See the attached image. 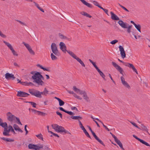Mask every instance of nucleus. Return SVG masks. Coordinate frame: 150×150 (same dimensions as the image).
I'll list each match as a JSON object with an SVG mask.
<instances>
[{
    "mask_svg": "<svg viewBox=\"0 0 150 150\" xmlns=\"http://www.w3.org/2000/svg\"><path fill=\"white\" fill-rule=\"evenodd\" d=\"M30 73L33 75L32 78L34 80V82L41 86L44 84V82L42 81L44 79V77L40 72L36 71H33Z\"/></svg>",
    "mask_w": 150,
    "mask_h": 150,
    "instance_id": "1",
    "label": "nucleus"
},
{
    "mask_svg": "<svg viewBox=\"0 0 150 150\" xmlns=\"http://www.w3.org/2000/svg\"><path fill=\"white\" fill-rule=\"evenodd\" d=\"M28 91L32 95L39 98L42 97V94L46 96L48 94L49 92V91L47 90L46 88H45L44 91L42 92H40L38 90L33 89H29Z\"/></svg>",
    "mask_w": 150,
    "mask_h": 150,
    "instance_id": "2",
    "label": "nucleus"
},
{
    "mask_svg": "<svg viewBox=\"0 0 150 150\" xmlns=\"http://www.w3.org/2000/svg\"><path fill=\"white\" fill-rule=\"evenodd\" d=\"M7 120L11 122H16L19 124L22 125L19 118L16 117L11 112H8L6 114Z\"/></svg>",
    "mask_w": 150,
    "mask_h": 150,
    "instance_id": "3",
    "label": "nucleus"
},
{
    "mask_svg": "<svg viewBox=\"0 0 150 150\" xmlns=\"http://www.w3.org/2000/svg\"><path fill=\"white\" fill-rule=\"evenodd\" d=\"M73 90L77 93L80 95H82V97L83 99L87 102H90V100L89 97L88 96L86 93L85 91H82L77 88L76 86L73 87Z\"/></svg>",
    "mask_w": 150,
    "mask_h": 150,
    "instance_id": "4",
    "label": "nucleus"
},
{
    "mask_svg": "<svg viewBox=\"0 0 150 150\" xmlns=\"http://www.w3.org/2000/svg\"><path fill=\"white\" fill-rule=\"evenodd\" d=\"M52 127L55 130L58 132H64L65 134L67 133L70 134V133L68 131L66 130L64 128L61 126H59L56 124H52Z\"/></svg>",
    "mask_w": 150,
    "mask_h": 150,
    "instance_id": "5",
    "label": "nucleus"
},
{
    "mask_svg": "<svg viewBox=\"0 0 150 150\" xmlns=\"http://www.w3.org/2000/svg\"><path fill=\"white\" fill-rule=\"evenodd\" d=\"M28 148L29 149H33L34 150H41L40 149H42L43 146L40 144H28Z\"/></svg>",
    "mask_w": 150,
    "mask_h": 150,
    "instance_id": "6",
    "label": "nucleus"
},
{
    "mask_svg": "<svg viewBox=\"0 0 150 150\" xmlns=\"http://www.w3.org/2000/svg\"><path fill=\"white\" fill-rule=\"evenodd\" d=\"M67 53L71 56L73 58L76 59L77 62L79 63L81 65L82 67H85V65L83 62L81 60L79 57H77L75 54L73 53L72 51H67Z\"/></svg>",
    "mask_w": 150,
    "mask_h": 150,
    "instance_id": "7",
    "label": "nucleus"
},
{
    "mask_svg": "<svg viewBox=\"0 0 150 150\" xmlns=\"http://www.w3.org/2000/svg\"><path fill=\"white\" fill-rule=\"evenodd\" d=\"M51 47L52 53L56 56H59V53L56 44L54 43H52L51 45Z\"/></svg>",
    "mask_w": 150,
    "mask_h": 150,
    "instance_id": "8",
    "label": "nucleus"
},
{
    "mask_svg": "<svg viewBox=\"0 0 150 150\" xmlns=\"http://www.w3.org/2000/svg\"><path fill=\"white\" fill-rule=\"evenodd\" d=\"M3 42L11 50L13 55L16 56H18V54L13 49L12 46L11 44L5 41H4Z\"/></svg>",
    "mask_w": 150,
    "mask_h": 150,
    "instance_id": "9",
    "label": "nucleus"
},
{
    "mask_svg": "<svg viewBox=\"0 0 150 150\" xmlns=\"http://www.w3.org/2000/svg\"><path fill=\"white\" fill-rule=\"evenodd\" d=\"M112 65L115 68V69L120 73V74H122L123 76V72L124 71L115 62H112Z\"/></svg>",
    "mask_w": 150,
    "mask_h": 150,
    "instance_id": "10",
    "label": "nucleus"
},
{
    "mask_svg": "<svg viewBox=\"0 0 150 150\" xmlns=\"http://www.w3.org/2000/svg\"><path fill=\"white\" fill-rule=\"evenodd\" d=\"M112 136L114 138L115 142L119 146L120 148L123 150H125L123 148L122 143L119 140L117 137L113 134H112Z\"/></svg>",
    "mask_w": 150,
    "mask_h": 150,
    "instance_id": "11",
    "label": "nucleus"
},
{
    "mask_svg": "<svg viewBox=\"0 0 150 150\" xmlns=\"http://www.w3.org/2000/svg\"><path fill=\"white\" fill-rule=\"evenodd\" d=\"M22 43L25 46L31 54L33 55H34L35 54L34 52L32 50L31 47L28 44L24 42H23Z\"/></svg>",
    "mask_w": 150,
    "mask_h": 150,
    "instance_id": "12",
    "label": "nucleus"
},
{
    "mask_svg": "<svg viewBox=\"0 0 150 150\" xmlns=\"http://www.w3.org/2000/svg\"><path fill=\"white\" fill-rule=\"evenodd\" d=\"M60 49L64 52L65 53L66 52L71 51L70 50H66V46L65 44L63 42H61L59 44Z\"/></svg>",
    "mask_w": 150,
    "mask_h": 150,
    "instance_id": "13",
    "label": "nucleus"
},
{
    "mask_svg": "<svg viewBox=\"0 0 150 150\" xmlns=\"http://www.w3.org/2000/svg\"><path fill=\"white\" fill-rule=\"evenodd\" d=\"M30 95L23 91H19L18 92L17 95V96L21 97H27Z\"/></svg>",
    "mask_w": 150,
    "mask_h": 150,
    "instance_id": "14",
    "label": "nucleus"
},
{
    "mask_svg": "<svg viewBox=\"0 0 150 150\" xmlns=\"http://www.w3.org/2000/svg\"><path fill=\"white\" fill-rule=\"evenodd\" d=\"M119 48L120 52V54L122 57L124 59L126 57V54L123 47L121 46L120 45Z\"/></svg>",
    "mask_w": 150,
    "mask_h": 150,
    "instance_id": "15",
    "label": "nucleus"
},
{
    "mask_svg": "<svg viewBox=\"0 0 150 150\" xmlns=\"http://www.w3.org/2000/svg\"><path fill=\"white\" fill-rule=\"evenodd\" d=\"M120 79L122 84L126 87L128 89H130V86L125 81V79L122 76L121 77Z\"/></svg>",
    "mask_w": 150,
    "mask_h": 150,
    "instance_id": "16",
    "label": "nucleus"
},
{
    "mask_svg": "<svg viewBox=\"0 0 150 150\" xmlns=\"http://www.w3.org/2000/svg\"><path fill=\"white\" fill-rule=\"evenodd\" d=\"M10 132H11V130L8 129V128H5L3 132V134L5 136H10V134H9Z\"/></svg>",
    "mask_w": 150,
    "mask_h": 150,
    "instance_id": "17",
    "label": "nucleus"
},
{
    "mask_svg": "<svg viewBox=\"0 0 150 150\" xmlns=\"http://www.w3.org/2000/svg\"><path fill=\"white\" fill-rule=\"evenodd\" d=\"M118 23L122 28H127V23L124 22L122 21H119Z\"/></svg>",
    "mask_w": 150,
    "mask_h": 150,
    "instance_id": "18",
    "label": "nucleus"
},
{
    "mask_svg": "<svg viewBox=\"0 0 150 150\" xmlns=\"http://www.w3.org/2000/svg\"><path fill=\"white\" fill-rule=\"evenodd\" d=\"M111 15V19L114 20H120L119 18L112 12L111 11L110 12Z\"/></svg>",
    "mask_w": 150,
    "mask_h": 150,
    "instance_id": "19",
    "label": "nucleus"
},
{
    "mask_svg": "<svg viewBox=\"0 0 150 150\" xmlns=\"http://www.w3.org/2000/svg\"><path fill=\"white\" fill-rule=\"evenodd\" d=\"M67 91L68 93H69L70 94H73L75 98H77V99H79V100H81L82 99V98L81 97L78 96H77L76 94L74 93L73 91H71L69 90H67Z\"/></svg>",
    "mask_w": 150,
    "mask_h": 150,
    "instance_id": "20",
    "label": "nucleus"
},
{
    "mask_svg": "<svg viewBox=\"0 0 150 150\" xmlns=\"http://www.w3.org/2000/svg\"><path fill=\"white\" fill-rule=\"evenodd\" d=\"M81 1L82 3L87 6V7L90 8H92V5L89 3H88L87 2H86L84 0H80Z\"/></svg>",
    "mask_w": 150,
    "mask_h": 150,
    "instance_id": "21",
    "label": "nucleus"
},
{
    "mask_svg": "<svg viewBox=\"0 0 150 150\" xmlns=\"http://www.w3.org/2000/svg\"><path fill=\"white\" fill-rule=\"evenodd\" d=\"M13 127L14 129L16 131L18 130V131L22 133L23 132V131L19 128L18 126L16 124H14L13 125Z\"/></svg>",
    "mask_w": 150,
    "mask_h": 150,
    "instance_id": "22",
    "label": "nucleus"
},
{
    "mask_svg": "<svg viewBox=\"0 0 150 150\" xmlns=\"http://www.w3.org/2000/svg\"><path fill=\"white\" fill-rule=\"evenodd\" d=\"M54 98L58 101L59 102V105L60 106H63L64 104V102L59 98L56 97H55Z\"/></svg>",
    "mask_w": 150,
    "mask_h": 150,
    "instance_id": "23",
    "label": "nucleus"
},
{
    "mask_svg": "<svg viewBox=\"0 0 150 150\" xmlns=\"http://www.w3.org/2000/svg\"><path fill=\"white\" fill-rule=\"evenodd\" d=\"M37 66L39 67L40 69H42L44 71H50V70L49 68H45L42 66L40 65V64H38Z\"/></svg>",
    "mask_w": 150,
    "mask_h": 150,
    "instance_id": "24",
    "label": "nucleus"
},
{
    "mask_svg": "<svg viewBox=\"0 0 150 150\" xmlns=\"http://www.w3.org/2000/svg\"><path fill=\"white\" fill-rule=\"evenodd\" d=\"M124 65L125 66L128 67L130 68H131L132 69L135 67L133 64L129 63H124Z\"/></svg>",
    "mask_w": 150,
    "mask_h": 150,
    "instance_id": "25",
    "label": "nucleus"
},
{
    "mask_svg": "<svg viewBox=\"0 0 150 150\" xmlns=\"http://www.w3.org/2000/svg\"><path fill=\"white\" fill-rule=\"evenodd\" d=\"M13 76V74H10L8 73H7L5 75V77L6 79H8L11 78Z\"/></svg>",
    "mask_w": 150,
    "mask_h": 150,
    "instance_id": "26",
    "label": "nucleus"
},
{
    "mask_svg": "<svg viewBox=\"0 0 150 150\" xmlns=\"http://www.w3.org/2000/svg\"><path fill=\"white\" fill-rule=\"evenodd\" d=\"M71 118L74 120H78V121L82 119V117L79 116H72Z\"/></svg>",
    "mask_w": 150,
    "mask_h": 150,
    "instance_id": "27",
    "label": "nucleus"
},
{
    "mask_svg": "<svg viewBox=\"0 0 150 150\" xmlns=\"http://www.w3.org/2000/svg\"><path fill=\"white\" fill-rule=\"evenodd\" d=\"M0 138L3 140L5 141L6 142H13L14 141V140L12 139H10L9 138H6L4 137H1Z\"/></svg>",
    "mask_w": 150,
    "mask_h": 150,
    "instance_id": "28",
    "label": "nucleus"
},
{
    "mask_svg": "<svg viewBox=\"0 0 150 150\" xmlns=\"http://www.w3.org/2000/svg\"><path fill=\"white\" fill-rule=\"evenodd\" d=\"M81 129L83 131V132L85 133V135L87 137L89 138L90 139H91V136L87 132L86 130L84 127H83Z\"/></svg>",
    "mask_w": 150,
    "mask_h": 150,
    "instance_id": "29",
    "label": "nucleus"
},
{
    "mask_svg": "<svg viewBox=\"0 0 150 150\" xmlns=\"http://www.w3.org/2000/svg\"><path fill=\"white\" fill-rule=\"evenodd\" d=\"M34 3L35 4V6L39 10H40V11L43 13L44 12V11L43 9L42 8L40 7L39 6V5L38 4L35 2H34Z\"/></svg>",
    "mask_w": 150,
    "mask_h": 150,
    "instance_id": "30",
    "label": "nucleus"
},
{
    "mask_svg": "<svg viewBox=\"0 0 150 150\" xmlns=\"http://www.w3.org/2000/svg\"><path fill=\"white\" fill-rule=\"evenodd\" d=\"M135 28L138 30L140 32H141V25L139 24L137 25L136 24L134 25Z\"/></svg>",
    "mask_w": 150,
    "mask_h": 150,
    "instance_id": "31",
    "label": "nucleus"
},
{
    "mask_svg": "<svg viewBox=\"0 0 150 150\" xmlns=\"http://www.w3.org/2000/svg\"><path fill=\"white\" fill-rule=\"evenodd\" d=\"M81 14L82 15L89 18H91L92 17L91 16L85 12H83L82 13H81Z\"/></svg>",
    "mask_w": 150,
    "mask_h": 150,
    "instance_id": "32",
    "label": "nucleus"
},
{
    "mask_svg": "<svg viewBox=\"0 0 150 150\" xmlns=\"http://www.w3.org/2000/svg\"><path fill=\"white\" fill-rule=\"evenodd\" d=\"M132 25H129L128 27L127 26V28H127V32L128 33H130V32H131L132 28Z\"/></svg>",
    "mask_w": 150,
    "mask_h": 150,
    "instance_id": "33",
    "label": "nucleus"
},
{
    "mask_svg": "<svg viewBox=\"0 0 150 150\" xmlns=\"http://www.w3.org/2000/svg\"><path fill=\"white\" fill-rule=\"evenodd\" d=\"M54 54L53 53H52L51 54V59L52 60H54L57 59V58L55 56V55H54Z\"/></svg>",
    "mask_w": 150,
    "mask_h": 150,
    "instance_id": "34",
    "label": "nucleus"
},
{
    "mask_svg": "<svg viewBox=\"0 0 150 150\" xmlns=\"http://www.w3.org/2000/svg\"><path fill=\"white\" fill-rule=\"evenodd\" d=\"M1 124H2V125H1V126L4 128V129H5V128H8V126H7V124L6 122H2V123Z\"/></svg>",
    "mask_w": 150,
    "mask_h": 150,
    "instance_id": "35",
    "label": "nucleus"
},
{
    "mask_svg": "<svg viewBox=\"0 0 150 150\" xmlns=\"http://www.w3.org/2000/svg\"><path fill=\"white\" fill-rule=\"evenodd\" d=\"M36 136L39 139H41L42 141H43V139L42 137V135L41 134H38L36 135Z\"/></svg>",
    "mask_w": 150,
    "mask_h": 150,
    "instance_id": "36",
    "label": "nucleus"
},
{
    "mask_svg": "<svg viewBox=\"0 0 150 150\" xmlns=\"http://www.w3.org/2000/svg\"><path fill=\"white\" fill-rule=\"evenodd\" d=\"M58 35L59 38L62 39H65L66 36L63 35L61 33L58 34Z\"/></svg>",
    "mask_w": 150,
    "mask_h": 150,
    "instance_id": "37",
    "label": "nucleus"
},
{
    "mask_svg": "<svg viewBox=\"0 0 150 150\" xmlns=\"http://www.w3.org/2000/svg\"><path fill=\"white\" fill-rule=\"evenodd\" d=\"M16 20L17 22H19V23H20L21 25H23L25 26H26V23H25L23 22L20 20Z\"/></svg>",
    "mask_w": 150,
    "mask_h": 150,
    "instance_id": "38",
    "label": "nucleus"
},
{
    "mask_svg": "<svg viewBox=\"0 0 150 150\" xmlns=\"http://www.w3.org/2000/svg\"><path fill=\"white\" fill-rule=\"evenodd\" d=\"M26 103H28L31 104V105H32L33 107L34 108L36 107V103L32 102H26Z\"/></svg>",
    "mask_w": 150,
    "mask_h": 150,
    "instance_id": "39",
    "label": "nucleus"
},
{
    "mask_svg": "<svg viewBox=\"0 0 150 150\" xmlns=\"http://www.w3.org/2000/svg\"><path fill=\"white\" fill-rule=\"evenodd\" d=\"M96 140L99 142L100 144H102V145H103L104 146H105L104 144L103 143V142L100 140V139L98 137L96 139Z\"/></svg>",
    "mask_w": 150,
    "mask_h": 150,
    "instance_id": "40",
    "label": "nucleus"
},
{
    "mask_svg": "<svg viewBox=\"0 0 150 150\" xmlns=\"http://www.w3.org/2000/svg\"><path fill=\"white\" fill-rule=\"evenodd\" d=\"M99 74L101 76V77L103 78V79L105 80V81L106 80V79L105 78V76L104 74L103 73V72L102 71H101L99 73Z\"/></svg>",
    "mask_w": 150,
    "mask_h": 150,
    "instance_id": "41",
    "label": "nucleus"
},
{
    "mask_svg": "<svg viewBox=\"0 0 150 150\" xmlns=\"http://www.w3.org/2000/svg\"><path fill=\"white\" fill-rule=\"evenodd\" d=\"M66 113L68 114L69 115H74V113L72 112L71 111H67L66 110L65 112Z\"/></svg>",
    "mask_w": 150,
    "mask_h": 150,
    "instance_id": "42",
    "label": "nucleus"
},
{
    "mask_svg": "<svg viewBox=\"0 0 150 150\" xmlns=\"http://www.w3.org/2000/svg\"><path fill=\"white\" fill-rule=\"evenodd\" d=\"M130 122L134 127H136L139 129H141L139 127H138L137 124L134 122Z\"/></svg>",
    "mask_w": 150,
    "mask_h": 150,
    "instance_id": "43",
    "label": "nucleus"
},
{
    "mask_svg": "<svg viewBox=\"0 0 150 150\" xmlns=\"http://www.w3.org/2000/svg\"><path fill=\"white\" fill-rule=\"evenodd\" d=\"M122 8H123V9H124L125 11L129 12V10L127 9L126 8H125V7L123 6L122 5H120V4H118Z\"/></svg>",
    "mask_w": 150,
    "mask_h": 150,
    "instance_id": "44",
    "label": "nucleus"
},
{
    "mask_svg": "<svg viewBox=\"0 0 150 150\" xmlns=\"http://www.w3.org/2000/svg\"><path fill=\"white\" fill-rule=\"evenodd\" d=\"M43 149L44 150H52L51 149L49 148L46 146H44Z\"/></svg>",
    "mask_w": 150,
    "mask_h": 150,
    "instance_id": "45",
    "label": "nucleus"
},
{
    "mask_svg": "<svg viewBox=\"0 0 150 150\" xmlns=\"http://www.w3.org/2000/svg\"><path fill=\"white\" fill-rule=\"evenodd\" d=\"M117 42H118V40H113V41H111L110 42V43L112 45H113V44H115Z\"/></svg>",
    "mask_w": 150,
    "mask_h": 150,
    "instance_id": "46",
    "label": "nucleus"
},
{
    "mask_svg": "<svg viewBox=\"0 0 150 150\" xmlns=\"http://www.w3.org/2000/svg\"><path fill=\"white\" fill-rule=\"evenodd\" d=\"M46 114L43 112H42L40 111L38 112V115H45Z\"/></svg>",
    "mask_w": 150,
    "mask_h": 150,
    "instance_id": "47",
    "label": "nucleus"
},
{
    "mask_svg": "<svg viewBox=\"0 0 150 150\" xmlns=\"http://www.w3.org/2000/svg\"><path fill=\"white\" fill-rule=\"evenodd\" d=\"M0 36L2 37V38H6V35H5L4 34H3L1 32L0 30Z\"/></svg>",
    "mask_w": 150,
    "mask_h": 150,
    "instance_id": "48",
    "label": "nucleus"
},
{
    "mask_svg": "<svg viewBox=\"0 0 150 150\" xmlns=\"http://www.w3.org/2000/svg\"><path fill=\"white\" fill-rule=\"evenodd\" d=\"M21 84L23 85L28 86V82H23L22 81Z\"/></svg>",
    "mask_w": 150,
    "mask_h": 150,
    "instance_id": "49",
    "label": "nucleus"
},
{
    "mask_svg": "<svg viewBox=\"0 0 150 150\" xmlns=\"http://www.w3.org/2000/svg\"><path fill=\"white\" fill-rule=\"evenodd\" d=\"M93 2L94 5L97 6L98 7V6H99V3H98V2H97L96 1H93Z\"/></svg>",
    "mask_w": 150,
    "mask_h": 150,
    "instance_id": "50",
    "label": "nucleus"
},
{
    "mask_svg": "<svg viewBox=\"0 0 150 150\" xmlns=\"http://www.w3.org/2000/svg\"><path fill=\"white\" fill-rule=\"evenodd\" d=\"M79 122L80 127L81 128V129L84 127L83 126V125L82 124L81 121L80 120H79Z\"/></svg>",
    "mask_w": 150,
    "mask_h": 150,
    "instance_id": "51",
    "label": "nucleus"
},
{
    "mask_svg": "<svg viewBox=\"0 0 150 150\" xmlns=\"http://www.w3.org/2000/svg\"><path fill=\"white\" fill-rule=\"evenodd\" d=\"M49 133H50L51 134H52L53 135L56 137H59V136L58 134L53 133L52 132H49Z\"/></svg>",
    "mask_w": 150,
    "mask_h": 150,
    "instance_id": "52",
    "label": "nucleus"
},
{
    "mask_svg": "<svg viewBox=\"0 0 150 150\" xmlns=\"http://www.w3.org/2000/svg\"><path fill=\"white\" fill-rule=\"evenodd\" d=\"M56 113L57 115H59L61 118H62V114L61 113H60L58 111H57L56 112Z\"/></svg>",
    "mask_w": 150,
    "mask_h": 150,
    "instance_id": "53",
    "label": "nucleus"
},
{
    "mask_svg": "<svg viewBox=\"0 0 150 150\" xmlns=\"http://www.w3.org/2000/svg\"><path fill=\"white\" fill-rule=\"evenodd\" d=\"M27 127V125H25V127H24V129H25V132H26L25 135H27L28 133V131L26 129Z\"/></svg>",
    "mask_w": 150,
    "mask_h": 150,
    "instance_id": "54",
    "label": "nucleus"
},
{
    "mask_svg": "<svg viewBox=\"0 0 150 150\" xmlns=\"http://www.w3.org/2000/svg\"><path fill=\"white\" fill-rule=\"evenodd\" d=\"M91 133L95 139H96L98 137L96 135L95 133L93 131H92V132H91Z\"/></svg>",
    "mask_w": 150,
    "mask_h": 150,
    "instance_id": "55",
    "label": "nucleus"
},
{
    "mask_svg": "<svg viewBox=\"0 0 150 150\" xmlns=\"http://www.w3.org/2000/svg\"><path fill=\"white\" fill-rule=\"evenodd\" d=\"M65 40H68V41H71V38H69L66 36L65 38Z\"/></svg>",
    "mask_w": 150,
    "mask_h": 150,
    "instance_id": "56",
    "label": "nucleus"
},
{
    "mask_svg": "<svg viewBox=\"0 0 150 150\" xmlns=\"http://www.w3.org/2000/svg\"><path fill=\"white\" fill-rule=\"evenodd\" d=\"M59 109L62 111L65 112L66 110L63 109L62 107H60L59 108Z\"/></svg>",
    "mask_w": 150,
    "mask_h": 150,
    "instance_id": "57",
    "label": "nucleus"
},
{
    "mask_svg": "<svg viewBox=\"0 0 150 150\" xmlns=\"http://www.w3.org/2000/svg\"><path fill=\"white\" fill-rule=\"evenodd\" d=\"M136 31V30L132 29V30L131 32L132 33V34L133 35H135Z\"/></svg>",
    "mask_w": 150,
    "mask_h": 150,
    "instance_id": "58",
    "label": "nucleus"
},
{
    "mask_svg": "<svg viewBox=\"0 0 150 150\" xmlns=\"http://www.w3.org/2000/svg\"><path fill=\"white\" fill-rule=\"evenodd\" d=\"M8 129L10 130L11 131L13 129L11 125L8 126Z\"/></svg>",
    "mask_w": 150,
    "mask_h": 150,
    "instance_id": "59",
    "label": "nucleus"
},
{
    "mask_svg": "<svg viewBox=\"0 0 150 150\" xmlns=\"http://www.w3.org/2000/svg\"><path fill=\"white\" fill-rule=\"evenodd\" d=\"M141 143H142V144H143L144 141L142 139H141L140 138L139 139V140H138Z\"/></svg>",
    "mask_w": 150,
    "mask_h": 150,
    "instance_id": "60",
    "label": "nucleus"
},
{
    "mask_svg": "<svg viewBox=\"0 0 150 150\" xmlns=\"http://www.w3.org/2000/svg\"><path fill=\"white\" fill-rule=\"evenodd\" d=\"M133 71L135 72L137 74H138V73L136 69L134 67L133 69H132Z\"/></svg>",
    "mask_w": 150,
    "mask_h": 150,
    "instance_id": "61",
    "label": "nucleus"
},
{
    "mask_svg": "<svg viewBox=\"0 0 150 150\" xmlns=\"http://www.w3.org/2000/svg\"><path fill=\"white\" fill-rule=\"evenodd\" d=\"M143 144L146 145V146H150V145L147 142H146L145 141H144Z\"/></svg>",
    "mask_w": 150,
    "mask_h": 150,
    "instance_id": "62",
    "label": "nucleus"
},
{
    "mask_svg": "<svg viewBox=\"0 0 150 150\" xmlns=\"http://www.w3.org/2000/svg\"><path fill=\"white\" fill-rule=\"evenodd\" d=\"M103 126L108 131H110V129L106 126L104 125V124H103Z\"/></svg>",
    "mask_w": 150,
    "mask_h": 150,
    "instance_id": "63",
    "label": "nucleus"
},
{
    "mask_svg": "<svg viewBox=\"0 0 150 150\" xmlns=\"http://www.w3.org/2000/svg\"><path fill=\"white\" fill-rule=\"evenodd\" d=\"M14 65L18 67H20L19 66L16 62H14L13 64Z\"/></svg>",
    "mask_w": 150,
    "mask_h": 150,
    "instance_id": "64",
    "label": "nucleus"
}]
</instances>
